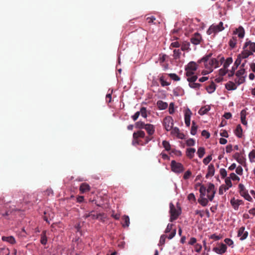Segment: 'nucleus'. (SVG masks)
Masks as SVG:
<instances>
[{
	"instance_id": "e433bc0d",
	"label": "nucleus",
	"mask_w": 255,
	"mask_h": 255,
	"mask_svg": "<svg viewBox=\"0 0 255 255\" xmlns=\"http://www.w3.org/2000/svg\"><path fill=\"white\" fill-rule=\"evenodd\" d=\"M181 54V50L179 49H174L173 50V56L174 59H178L180 58Z\"/></svg>"
},
{
	"instance_id": "de8ad7c7",
	"label": "nucleus",
	"mask_w": 255,
	"mask_h": 255,
	"mask_svg": "<svg viewBox=\"0 0 255 255\" xmlns=\"http://www.w3.org/2000/svg\"><path fill=\"white\" fill-rule=\"evenodd\" d=\"M9 254V251L7 248H0V255H8Z\"/></svg>"
},
{
	"instance_id": "72a5a7b5",
	"label": "nucleus",
	"mask_w": 255,
	"mask_h": 255,
	"mask_svg": "<svg viewBox=\"0 0 255 255\" xmlns=\"http://www.w3.org/2000/svg\"><path fill=\"white\" fill-rule=\"evenodd\" d=\"M198 202L203 207L206 206L208 203V200L207 199L203 197H200L199 199H198Z\"/></svg>"
},
{
	"instance_id": "4be33fe9",
	"label": "nucleus",
	"mask_w": 255,
	"mask_h": 255,
	"mask_svg": "<svg viewBox=\"0 0 255 255\" xmlns=\"http://www.w3.org/2000/svg\"><path fill=\"white\" fill-rule=\"evenodd\" d=\"M210 109L211 108L210 106H205L201 108V109L198 111V113L200 115H203L207 114L210 111Z\"/></svg>"
},
{
	"instance_id": "aec40b11",
	"label": "nucleus",
	"mask_w": 255,
	"mask_h": 255,
	"mask_svg": "<svg viewBox=\"0 0 255 255\" xmlns=\"http://www.w3.org/2000/svg\"><path fill=\"white\" fill-rule=\"evenodd\" d=\"M1 239L3 241L8 242L12 245H13L16 243L15 240L13 236H2Z\"/></svg>"
},
{
	"instance_id": "49530a36",
	"label": "nucleus",
	"mask_w": 255,
	"mask_h": 255,
	"mask_svg": "<svg viewBox=\"0 0 255 255\" xmlns=\"http://www.w3.org/2000/svg\"><path fill=\"white\" fill-rule=\"evenodd\" d=\"M241 61H240V58H237L236 60L235 61L233 66L232 67V70L235 71V70L238 68L239 66L241 64Z\"/></svg>"
},
{
	"instance_id": "1a4fd4ad",
	"label": "nucleus",
	"mask_w": 255,
	"mask_h": 255,
	"mask_svg": "<svg viewBox=\"0 0 255 255\" xmlns=\"http://www.w3.org/2000/svg\"><path fill=\"white\" fill-rule=\"evenodd\" d=\"M227 247L223 243L218 244V247H214L213 251L219 255H223L227 251Z\"/></svg>"
},
{
	"instance_id": "6e6552de",
	"label": "nucleus",
	"mask_w": 255,
	"mask_h": 255,
	"mask_svg": "<svg viewBox=\"0 0 255 255\" xmlns=\"http://www.w3.org/2000/svg\"><path fill=\"white\" fill-rule=\"evenodd\" d=\"M198 79V76H192V77L187 78V81L189 82V86L191 88L194 89H199L201 85L199 83H195Z\"/></svg>"
},
{
	"instance_id": "0e129e2a",
	"label": "nucleus",
	"mask_w": 255,
	"mask_h": 255,
	"mask_svg": "<svg viewBox=\"0 0 255 255\" xmlns=\"http://www.w3.org/2000/svg\"><path fill=\"white\" fill-rule=\"evenodd\" d=\"M166 238V235H161L160 238L159 244L161 245H164L165 242Z\"/></svg>"
},
{
	"instance_id": "8fccbe9b",
	"label": "nucleus",
	"mask_w": 255,
	"mask_h": 255,
	"mask_svg": "<svg viewBox=\"0 0 255 255\" xmlns=\"http://www.w3.org/2000/svg\"><path fill=\"white\" fill-rule=\"evenodd\" d=\"M224 242L225 243V245L229 246V247H231V248L234 247V242L233 241L229 238H226L224 240Z\"/></svg>"
},
{
	"instance_id": "bb28decb",
	"label": "nucleus",
	"mask_w": 255,
	"mask_h": 255,
	"mask_svg": "<svg viewBox=\"0 0 255 255\" xmlns=\"http://www.w3.org/2000/svg\"><path fill=\"white\" fill-rule=\"evenodd\" d=\"M192 115V112L190 110L187 108L184 113V120L185 121H190V118Z\"/></svg>"
},
{
	"instance_id": "9b49d317",
	"label": "nucleus",
	"mask_w": 255,
	"mask_h": 255,
	"mask_svg": "<svg viewBox=\"0 0 255 255\" xmlns=\"http://www.w3.org/2000/svg\"><path fill=\"white\" fill-rule=\"evenodd\" d=\"M202 40V36L201 34L198 32L194 33L190 39L191 42L194 45H198L200 44Z\"/></svg>"
},
{
	"instance_id": "338daca9",
	"label": "nucleus",
	"mask_w": 255,
	"mask_h": 255,
	"mask_svg": "<svg viewBox=\"0 0 255 255\" xmlns=\"http://www.w3.org/2000/svg\"><path fill=\"white\" fill-rule=\"evenodd\" d=\"M191 172L190 170H187L185 172L183 176V178L185 180L188 179L191 176Z\"/></svg>"
},
{
	"instance_id": "0eeeda50",
	"label": "nucleus",
	"mask_w": 255,
	"mask_h": 255,
	"mask_svg": "<svg viewBox=\"0 0 255 255\" xmlns=\"http://www.w3.org/2000/svg\"><path fill=\"white\" fill-rule=\"evenodd\" d=\"M239 189L240 194L242 196L244 197L246 200L249 201H252V198L249 195L243 184H240L239 185Z\"/></svg>"
},
{
	"instance_id": "13d9d810",
	"label": "nucleus",
	"mask_w": 255,
	"mask_h": 255,
	"mask_svg": "<svg viewBox=\"0 0 255 255\" xmlns=\"http://www.w3.org/2000/svg\"><path fill=\"white\" fill-rule=\"evenodd\" d=\"M212 159V155H210L203 159V162L205 165H207L211 161Z\"/></svg>"
},
{
	"instance_id": "ea45409f",
	"label": "nucleus",
	"mask_w": 255,
	"mask_h": 255,
	"mask_svg": "<svg viewBox=\"0 0 255 255\" xmlns=\"http://www.w3.org/2000/svg\"><path fill=\"white\" fill-rule=\"evenodd\" d=\"M47 242V239L46 236V232L45 231L43 232L42 234L41 235V239L40 243L42 245H46Z\"/></svg>"
},
{
	"instance_id": "393cba45",
	"label": "nucleus",
	"mask_w": 255,
	"mask_h": 255,
	"mask_svg": "<svg viewBox=\"0 0 255 255\" xmlns=\"http://www.w3.org/2000/svg\"><path fill=\"white\" fill-rule=\"evenodd\" d=\"M241 120L242 124L244 125H247V121H246L247 112L245 110H243L241 112Z\"/></svg>"
},
{
	"instance_id": "680f3d73",
	"label": "nucleus",
	"mask_w": 255,
	"mask_h": 255,
	"mask_svg": "<svg viewBox=\"0 0 255 255\" xmlns=\"http://www.w3.org/2000/svg\"><path fill=\"white\" fill-rule=\"evenodd\" d=\"M249 157L251 162H253V159L255 158V150H253L250 152Z\"/></svg>"
},
{
	"instance_id": "b1692460",
	"label": "nucleus",
	"mask_w": 255,
	"mask_h": 255,
	"mask_svg": "<svg viewBox=\"0 0 255 255\" xmlns=\"http://www.w3.org/2000/svg\"><path fill=\"white\" fill-rule=\"evenodd\" d=\"M157 106L159 110H165L168 107V104L162 101L159 100L157 102Z\"/></svg>"
},
{
	"instance_id": "79ce46f5",
	"label": "nucleus",
	"mask_w": 255,
	"mask_h": 255,
	"mask_svg": "<svg viewBox=\"0 0 255 255\" xmlns=\"http://www.w3.org/2000/svg\"><path fill=\"white\" fill-rule=\"evenodd\" d=\"M246 77V76L237 77L238 78L235 80V82L237 83L238 85L244 83L245 82Z\"/></svg>"
},
{
	"instance_id": "f03ea898",
	"label": "nucleus",
	"mask_w": 255,
	"mask_h": 255,
	"mask_svg": "<svg viewBox=\"0 0 255 255\" xmlns=\"http://www.w3.org/2000/svg\"><path fill=\"white\" fill-rule=\"evenodd\" d=\"M169 208V213L170 214V221L173 222L176 220L181 214V210L180 207L178 206V209H176L172 203H170Z\"/></svg>"
},
{
	"instance_id": "412c9836",
	"label": "nucleus",
	"mask_w": 255,
	"mask_h": 255,
	"mask_svg": "<svg viewBox=\"0 0 255 255\" xmlns=\"http://www.w3.org/2000/svg\"><path fill=\"white\" fill-rule=\"evenodd\" d=\"M248 46H249V48L251 51L255 52V43L252 42L251 41H247L244 44L243 49L247 48Z\"/></svg>"
},
{
	"instance_id": "cd10ccee",
	"label": "nucleus",
	"mask_w": 255,
	"mask_h": 255,
	"mask_svg": "<svg viewBox=\"0 0 255 255\" xmlns=\"http://www.w3.org/2000/svg\"><path fill=\"white\" fill-rule=\"evenodd\" d=\"M237 39L236 37H232L229 42V44L231 48H234L236 46Z\"/></svg>"
},
{
	"instance_id": "09e8293b",
	"label": "nucleus",
	"mask_w": 255,
	"mask_h": 255,
	"mask_svg": "<svg viewBox=\"0 0 255 255\" xmlns=\"http://www.w3.org/2000/svg\"><path fill=\"white\" fill-rule=\"evenodd\" d=\"M228 190V188L226 187L225 185H222L219 189V193L220 195H223L224 192Z\"/></svg>"
},
{
	"instance_id": "4d7b16f0",
	"label": "nucleus",
	"mask_w": 255,
	"mask_h": 255,
	"mask_svg": "<svg viewBox=\"0 0 255 255\" xmlns=\"http://www.w3.org/2000/svg\"><path fill=\"white\" fill-rule=\"evenodd\" d=\"M228 70L227 69L223 67L222 68L220 69L219 71V74L220 76H223L226 74V73L228 72Z\"/></svg>"
},
{
	"instance_id": "f257e3e1",
	"label": "nucleus",
	"mask_w": 255,
	"mask_h": 255,
	"mask_svg": "<svg viewBox=\"0 0 255 255\" xmlns=\"http://www.w3.org/2000/svg\"><path fill=\"white\" fill-rule=\"evenodd\" d=\"M212 53L205 55L201 59L199 60L198 62L204 63L205 68L208 70L206 72H202L203 74H206L213 71L214 68H216L219 66V62L216 58H212Z\"/></svg>"
},
{
	"instance_id": "a211bd4d",
	"label": "nucleus",
	"mask_w": 255,
	"mask_h": 255,
	"mask_svg": "<svg viewBox=\"0 0 255 255\" xmlns=\"http://www.w3.org/2000/svg\"><path fill=\"white\" fill-rule=\"evenodd\" d=\"M90 190V187L86 183H83L80 186V191L81 193H84L89 191Z\"/></svg>"
},
{
	"instance_id": "603ef678",
	"label": "nucleus",
	"mask_w": 255,
	"mask_h": 255,
	"mask_svg": "<svg viewBox=\"0 0 255 255\" xmlns=\"http://www.w3.org/2000/svg\"><path fill=\"white\" fill-rule=\"evenodd\" d=\"M159 81H160V84L162 87L168 86L170 84V83L167 82L164 80V77L163 76H161V77H160Z\"/></svg>"
},
{
	"instance_id": "6ab92c4d",
	"label": "nucleus",
	"mask_w": 255,
	"mask_h": 255,
	"mask_svg": "<svg viewBox=\"0 0 255 255\" xmlns=\"http://www.w3.org/2000/svg\"><path fill=\"white\" fill-rule=\"evenodd\" d=\"M185 68L190 70L196 71L198 68V65L195 62L191 61L185 66Z\"/></svg>"
},
{
	"instance_id": "ddd939ff",
	"label": "nucleus",
	"mask_w": 255,
	"mask_h": 255,
	"mask_svg": "<svg viewBox=\"0 0 255 255\" xmlns=\"http://www.w3.org/2000/svg\"><path fill=\"white\" fill-rule=\"evenodd\" d=\"M253 54V53L252 51L246 48L244 49L242 52L238 56L237 58H240V61H241L242 59L247 58L249 56Z\"/></svg>"
},
{
	"instance_id": "e2e57ef3",
	"label": "nucleus",
	"mask_w": 255,
	"mask_h": 255,
	"mask_svg": "<svg viewBox=\"0 0 255 255\" xmlns=\"http://www.w3.org/2000/svg\"><path fill=\"white\" fill-rule=\"evenodd\" d=\"M230 179H232L234 181H239L240 180V177H238L236 174L234 173H232L230 174Z\"/></svg>"
},
{
	"instance_id": "69168bd1",
	"label": "nucleus",
	"mask_w": 255,
	"mask_h": 255,
	"mask_svg": "<svg viewBox=\"0 0 255 255\" xmlns=\"http://www.w3.org/2000/svg\"><path fill=\"white\" fill-rule=\"evenodd\" d=\"M181 46V44L178 41H175L172 42L170 44V48H171V47H175V48H178Z\"/></svg>"
},
{
	"instance_id": "f704fd0d",
	"label": "nucleus",
	"mask_w": 255,
	"mask_h": 255,
	"mask_svg": "<svg viewBox=\"0 0 255 255\" xmlns=\"http://www.w3.org/2000/svg\"><path fill=\"white\" fill-rule=\"evenodd\" d=\"M181 50L182 51L188 50L189 49L190 43L187 41H184L181 44Z\"/></svg>"
},
{
	"instance_id": "c9c22d12",
	"label": "nucleus",
	"mask_w": 255,
	"mask_h": 255,
	"mask_svg": "<svg viewBox=\"0 0 255 255\" xmlns=\"http://www.w3.org/2000/svg\"><path fill=\"white\" fill-rule=\"evenodd\" d=\"M230 203H231V204L232 205L233 208L235 210H238L239 205V204L236 201V199L235 198H233L231 199Z\"/></svg>"
},
{
	"instance_id": "a878e982",
	"label": "nucleus",
	"mask_w": 255,
	"mask_h": 255,
	"mask_svg": "<svg viewBox=\"0 0 255 255\" xmlns=\"http://www.w3.org/2000/svg\"><path fill=\"white\" fill-rule=\"evenodd\" d=\"M226 88L228 90H235L237 89L236 84L233 82L229 81L225 85Z\"/></svg>"
},
{
	"instance_id": "864d4df0",
	"label": "nucleus",
	"mask_w": 255,
	"mask_h": 255,
	"mask_svg": "<svg viewBox=\"0 0 255 255\" xmlns=\"http://www.w3.org/2000/svg\"><path fill=\"white\" fill-rule=\"evenodd\" d=\"M245 72H246V70L244 68H240V69L236 72V76L237 77L244 76L243 75H244Z\"/></svg>"
},
{
	"instance_id": "c756f323",
	"label": "nucleus",
	"mask_w": 255,
	"mask_h": 255,
	"mask_svg": "<svg viewBox=\"0 0 255 255\" xmlns=\"http://www.w3.org/2000/svg\"><path fill=\"white\" fill-rule=\"evenodd\" d=\"M216 89V85L212 82L209 86L207 87L206 90L209 93H212L215 91Z\"/></svg>"
},
{
	"instance_id": "f3484780",
	"label": "nucleus",
	"mask_w": 255,
	"mask_h": 255,
	"mask_svg": "<svg viewBox=\"0 0 255 255\" xmlns=\"http://www.w3.org/2000/svg\"><path fill=\"white\" fill-rule=\"evenodd\" d=\"M215 173V167L213 164H210L208 167V172L206 175V177L208 178L209 176H212Z\"/></svg>"
},
{
	"instance_id": "c03bdc74",
	"label": "nucleus",
	"mask_w": 255,
	"mask_h": 255,
	"mask_svg": "<svg viewBox=\"0 0 255 255\" xmlns=\"http://www.w3.org/2000/svg\"><path fill=\"white\" fill-rule=\"evenodd\" d=\"M233 62V59L232 57H228L223 65V67L227 69L229 65Z\"/></svg>"
},
{
	"instance_id": "f8f14e48",
	"label": "nucleus",
	"mask_w": 255,
	"mask_h": 255,
	"mask_svg": "<svg viewBox=\"0 0 255 255\" xmlns=\"http://www.w3.org/2000/svg\"><path fill=\"white\" fill-rule=\"evenodd\" d=\"M245 230V228L244 227H242L239 229L238 232V236L240 237L241 240H245L248 236V232Z\"/></svg>"
},
{
	"instance_id": "4468645a",
	"label": "nucleus",
	"mask_w": 255,
	"mask_h": 255,
	"mask_svg": "<svg viewBox=\"0 0 255 255\" xmlns=\"http://www.w3.org/2000/svg\"><path fill=\"white\" fill-rule=\"evenodd\" d=\"M233 157L236 159L240 164L244 165L246 163V159L239 153L236 152L234 155Z\"/></svg>"
},
{
	"instance_id": "7ed1b4c3",
	"label": "nucleus",
	"mask_w": 255,
	"mask_h": 255,
	"mask_svg": "<svg viewBox=\"0 0 255 255\" xmlns=\"http://www.w3.org/2000/svg\"><path fill=\"white\" fill-rule=\"evenodd\" d=\"M170 165L171 170L176 173H182L185 170L183 165L181 163L177 162L175 160H172Z\"/></svg>"
},
{
	"instance_id": "3c124183",
	"label": "nucleus",
	"mask_w": 255,
	"mask_h": 255,
	"mask_svg": "<svg viewBox=\"0 0 255 255\" xmlns=\"http://www.w3.org/2000/svg\"><path fill=\"white\" fill-rule=\"evenodd\" d=\"M168 76L170 78L175 81H178L180 80V77L175 73H170L168 74Z\"/></svg>"
},
{
	"instance_id": "774afa93",
	"label": "nucleus",
	"mask_w": 255,
	"mask_h": 255,
	"mask_svg": "<svg viewBox=\"0 0 255 255\" xmlns=\"http://www.w3.org/2000/svg\"><path fill=\"white\" fill-rule=\"evenodd\" d=\"M188 199L190 201H196V198H195V196L194 195V194L193 193H190L188 195V197H187Z\"/></svg>"
},
{
	"instance_id": "052dcab7",
	"label": "nucleus",
	"mask_w": 255,
	"mask_h": 255,
	"mask_svg": "<svg viewBox=\"0 0 255 255\" xmlns=\"http://www.w3.org/2000/svg\"><path fill=\"white\" fill-rule=\"evenodd\" d=\"M225 183L226 184V187H228V189L232 186V183L230 178L227 177L225 179Z\"/></svg>"
},
{
	"instance_id": "423d86ee",
	"label": "nucleus",
	"mask_w": 255,
	"mask_h": 255,
	"mask_svg": "<svg viewBox=\"0 0 255 255\" xmlns=\"http://www.w3.org/2000/svg\"><path fill=\"white\" fill-rule=\"evenodd\" d=\"M163 125L167 131L170 130L173 126V120L170 116L166 117L163 121Z\"/></svg>"
},
{
	"instance_id": "5fc2aeb1",
	"label": "nucleus",
	"mask_w": 255,
	"mask_h": 255,
	"mask_svg": "<svg viewBox=\"0 0 255 255\" xmlns=\"http://www.w3.org/2000/svg\"><path fill=\"white\" fill-rule=\"evenodd\" d=\"M186 144L188 146H194L195 144V141L193 138H189L186 140Z\"/></svg>"
},
{
	"instance_id": "dca6fc26",
	"label": "nucleus",
	"mask_w": 255,
	"mask_h": 255,
	"mask_svg": "<svg viewBox=\"0 0 255 255\" xmlns=\"http://www.w3.org/2000/svg\"><path fill=\"white\" fill-rule=\"evenodd\" d=\"M234 33L235 34H238L239 38H243L245 35L244 29L243 27L240 26L238 28H237L235 31H234Z\"/></svg>"
},
{
	"instance_id": "2f4dec72",
	"label": "nucleus",
	"mask_w": 255,
	"mask_h": 255,
	"mask_svg": "<svg viewBox=\"0 0 255 255\" xmlns=\"http://www.w3.org/2000/svg\"><path fill=\"white\" fill-rule=\"evenodd\" d=\"M123 226L124 227H128L129 225V218L128 216L125 215L123 217Z\"/></svg>"
},
{
	"instance_id": "20e7f679",
	"label": "nucleus",
	"mask_w": 255,
	"mask_h": 255,
	"mask_svg": "<svg viewBox=\"0 0 255 255\" xmlns=\"http://www.w3.org/2000/svg\"><path fill=\"white\" fill-rule=\"evenodd\" d=\"M224 29V27H223V23L222 22H220L218 25H211L209 29L207 31V33L208 34H211L212 33H217L218 32L221 31Z\"/></svg>"
},
{
	"instance_id": "37998d69",
	"label": "nucleus",
	"mask_w": 255,
	"mask_h": 255,
	"mask_svg": "<svg viewBox=\"0 0 255 255\" xmlns=\"http://www.w3.org/2000/svg\"><path fill=\"white\" fill-rule=\"evenodd\" d=\"M197 130V126L196 125L195 122L192 121V127L191 129V134L192 135H195Z\"/></svg>"
},
{
	"instance_id": "6e6d98bb",
	"label": "nucleus",
	"mask_w": 255,
	"mask_h": 255,
	"mask_svg": "<svg viewBox=\"0 0 255 255\" xmlns=\"http://www.w3.org/2000/svg\"><path fill=\"white\" fill-rule=\"evenodd\" d=\"M140 114L144 118L147 117L146 109L145 107H141L140 110Z\"/></svg>"
},
{
	"instance_id": "4c0bfd02",
	"label": "nucleus",
	"mask_w": 255,
	"mask_h": 255,
	"mask_svg": "<svg viewBox=\"0 0 255 255\" xmlns=\"http://www.w3.org/2000/svg\"><path fill=\"white\" fill-rule=\"evenodd\" d=\"M197 153L199 158H202L205 153V148L203 147H200L198 149Z\"/></svg>"
},
{
	"instance_id": "5701e85b",
	"label": "nucleus",
	"mask_w": 255,
	"mask_h": 255,
	"mask_svg": "<svg viewBox=\"0 0 255 255\" xmlns=\"http://www.w3.org/2000/svg\"><path fill=\"white\" fill-rule=\"evenodd\" d=\"M196 149L194 148H188L186 149V156L190 159H192L194 155Z\"/></svg>"
},
{
	"instance_id": "9d476101",
	"label": "nucleus",
	"mask_w": 255,
	"mask_h": 255,
	"mask_svg": "<svg viewBox=\"0 0 255 255\" xmlns=\"http://www.w3.org/2000/svg\"><path fill=\"white\" fill-rule=\"evenodd\" d=\"M207 197L210 201H212L214 197L215 194V186L212 183L209 184L208 187L207 189Z\"/></svg>"
},
{
	"instance_id": "a19ab883",
	"label": "nucleus",
	"mask_w": 255,
	"mask_h": 255,
	"mask_svg": "<svg viewBox=\"0 0 255 255\" xmlns=\"http://www.w3.org/2000/svg\"><path fill=\"white\" fill-rule=\"evenodd\" d=\"M94 213V211H91L90 212V218L91 220L99 219H100V217H102V214H101L95 215Z\"/></svg>"
},
{
	"instance_id": "7c9ffc66",
	"label": "nucleus",
	"mask_w": 255,
	"mask_h": 255,
	"mask_svg": "<svg viewBox=\"0 0 255 255\" xmlns=\"http://www.w3.org/2000/svg\"><path fill=\"white\" fill-rule=\"evenodd\" d=\"M185 75L187 77V78L192 77V76H197V75H195V71H192L189 70V69H187L186 68H185Z\"/></svg>"
},
{
	"instance_id": "c85d7f7f",
	"label": "nucleus",
	"mask_w": 255,
	"mask_h": 255,
	"mask_svg": "<svg viewBox=\"0 0 255 255\" xmlns=\"http://www.w3.org/2000/svg\"><path fill=\"white\" fill-rule=\"evenodd\" d=\"M243 130L240 125L237 126L235 130V133L238 137H241L242 136Z\"/></svg>"
},
{
	"instance_id": "39448f33",
	"label": "nucleus",
	"mask_w": 255,
	"mask_h": 255,
	"mask_svg": "<svg viewBox=\"0 0 255 255\" xmlns=\"http://www.w3.org/2000/svg\"><path fill=\"white\" fill-rule=\"evenodd\" d=\"M145 132L141 130L134 132L133 133V144H137L138 143H140L141 140H140L139 138H144L145 137Z\"/></svg>"
},
{
	"instance_id": "bf43d9fd",
	"label": "nucleus",
	"mask_w": 255,
	"mask_h": 255,
	"mask_svg": "<svg viewBox=\"0 0 255 255\" xmlns=\"http://www.w3.org/2000/svg\"><path fill=\"white\" fill-rule=\"evenodd\" d=\"M220 174L222 178H225L227 175V172L225 169L221 168L220 170Z\"/></svg>"
},
{
	"instance_id": "2eb2a0df",
	"label": "nucleus",
	"mask_w": 255,
	"mask_h": 255,
	"mask_svg": "<svg viewBox=\"0 0 255 255\" xmlns=\"http://www.w3.org/2000/svg\"><path fill=\"white\" fill-rule=\"evenodd\" d=\"M145 129L149 135H152L155 131V128L153 125L147 124L145 126Z\"/></svg>"
},
{
	"instance_id": "58836bf2",
	"label": "nucleus",
	"mask_w": 255,
	"mask_h": 255,
	"mask_svg": "<svg viewBox=\"0 0 255 255\" xmlns=\"http://www.w3.org/2000/svg\"><path fill=\"white\" fill-rule=\"evenodd\" d=\"M146 125L144 122L139 121L135 124V127L138 129H143L145 128Z\"/></svg>"
},
{
	"instance_id": "473e14b6",
	"label": "nucleus",
	"mask_w": 255,
	"mask_h": 255,
	"mask_svg": "<svg viewBox=\"0 0 255 255\" xmlns=\"http://www.w3.org/2000/svg\"><path fill=\"white\" fill-rule=\"evenodd\" d=\"M199 185H200V188L199 189V192L200 193V197H204L205 196L207 189L204 185H201L200 184Z\"/></svg>"
},
{
	"instance_id": "a18cd8bd",
	"label": "nucleus",
	"mask_w": 255,
	"mask_h": 255,
	"mask_svg": "<svg viewBox=\"0 0 255 255\" xmlns=\"http://www.w3.org/2000/svg\"><path fill=\"white\" fill-rule=\"evenodd\" d=\"M162 145L166 151H169L171 149V146L169 142L166 140L162 141Z\"/></svg>"
}]
</instances>
